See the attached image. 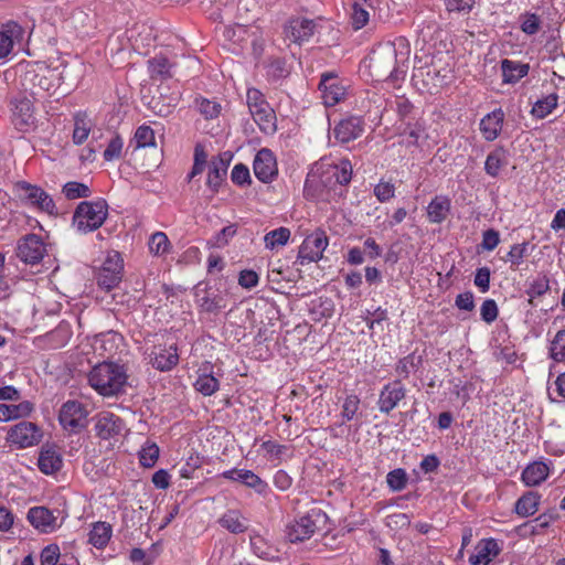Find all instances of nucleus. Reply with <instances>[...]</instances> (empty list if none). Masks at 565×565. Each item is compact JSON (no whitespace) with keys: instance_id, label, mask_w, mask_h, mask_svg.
<instances>
[{"instance_id":"nucleus-1","label":"nucleus","mask_w":565,"mask_h":565,"mask_svg":"<svg viewBox=\"0 0 565 565\" xmlns=\"http://www.w3.org/2000/svg\"><path fill=\"white\" fill-rule=\"evenodd\" d=\"M411 44L405 36L380 43L369 55V68L376 81L404 78L408 68Z\"/></svg>"},{"instance_id":"nucleus-2","label":"nucleus","mask_w":565,"mask_h":565,"mask_svg":"<svg viewBox=\"0 0 565 565\" xmlns=\"http://www.w3.org/2000/svg\"><path fill=\"white\" fill-rule=\"evenodd\" d=\"M127 380L124 365L113 362L98 363L88 373L89 385L103 396H115L122 393Z\"/></svg>"},{"instance_id":"nucleus-3","label":"nucleus","mask_w":565,"mask_h":565,"mask_svg":"<svg viewBox=\"0 0 565 565\" xmlns=\"http://www.w3.org/2000/svg\"><path fill=\"white\" fill-rule=\"evenodd\" d=\"M21 89L35 100L54 96L60 87V76L44 66L30 65L20 76Z\"/></svg>"},{"instance_id":"nucleus-4","label":"nucleus","mask_w":565,"mask_h":565,"mask_svg":"<svg viewBox=\"0 0 565 565\" xmlns=\"http://www.w3.org/2000/svg\"><path fill=\"white\" fill-rule=\"evenodd\" d=\"M108 214V205L104 200L81 202L73 215V226L81 233L99 228Z\"/></svg>"},{"instance_id":"nucleus-5","label":"nucleus","mask_w":565,"mask_h":565,"mask_svg":"<svg viewBox=\"0 0 565 565\" xmlns=\"http://www.w3.org/2000/svg\"><path fill=\"white\" fill-rule=\"evenodd\" d=\"M246 100L259 129L265 134H274L276 131L275 111L265 100L262 92L256 88H249L246 94Z\"/></svg>"},{"instance_id":"nucleus-6","label":"nucleus","mask_w":565,"mask_h":565,"mask_svg":"<svg viewBox=\"0 0 565 565\" xmlns=\"http://www.w3.org/2000/svg\"><path fill=\"white\" fill-rule=\"evenodd\" d=\"M326 521L327 515L321 510L312 509L287 527V537L291 543L308 540L323 527Z\"/></svg>"},{"instance_id":"nucleus-7","label":"nucleus","mask_w":565,"mask_h":565,"mask_svg":"<svg viewBox=\"0 0 565 565\" xmlns=\"http://www.w3.org/2000/svg\"><path fill=\"white\" fill-rule=\"evenodd\" d=\"M122 269L124 262L120 254L108 253L97 277L98 285L106 290L115 288L121 281Z\"/></svg>"},{"instance_id":"nucleus-8","label":"nucleus","mask_w":565,"mask_h":565,"mask_svg":"<svg viewBox=\"0 0 565 565\" xmlns=\"http://www.w3.org/2000/svg\"><path fill=\"white\" fill-rule=\"evenodd\" d=\"M88 412L78 401L65 402L58 413L60 424L64 429L77 431L86 427Z\"/></svg>"},{"instance_id":"nucleus-9","label":"nucleus","mask_w":565,"mask_h":565,"mask_svg":"<svg viewBox=\"0 0 565 565\" xmlns=\"http://www.w3.org/2000/svg\"><path fill=\"white\" fill-rule=\"evenodd\" d=\"M328 246V236L324 231L316 230L308 235L299 247L298 260L300 265L318 262L322 258Z\"/></svg>"},{"instance_id":"nucleus-10","label":"nucleus","mask_w":565,"mask_h":565,"mask_svg":"<svg viewBox=\"0 0 565 565\" xmlns=\"http://www.w3.org/2000/svg\"><path fill=\"white\" fill-rule=\"evenodd\" d=\"M15 191L19 198L29 204L49 214L55 213V204L52 198L40 186L23 181L15 184Z\"/></svg>"},{"instance_id":"nucleus-11","label":"nucleus","mask_w":565,"mask_h":565,"mask_svg":"<svg viewBox=\"0 0 565 565\" xmlns=\"http://www.w3.org/2000/svg\"><path fill=\"white\" fill-rule=\"evenodd\" d=\"M42 438V433L38 425L31 422H20L10 428L7 440L23 449L38 445Z\"/></svg>"},{"instance_id":"nucleus-12","label":"nucleus","mask_w":565,"mask_h":565,"mask_svg":"<svg viewBox=\"0 0 565 565\" xmlns=\"http://www.w3.org/2000/svg\"><path fill=\"white\" fill-rule=\"evenodd\" d=\"M46 253L45 244L40 236L29 234L18 242L17 256L25 264H39Z\"/></svg>"},{"instance_id":"nucleus-13","label":"nucleus","mask_w":565,"mask_h":565,"mask_svg":"<svg viewBox=\"0 0 565 565\" xmlns=\"http://www.w3.org/2000/svg\"><path fill=\"white\" fill-rule=\"evenodd\" d=\"M319 88L322 93L323 103L327 106H334L340 103L347 93V85L344 81L333 72L323 73L319 83Z\"/></svg>"},{"instance_id":"nucleus-14","label":"nucleus","mask_w":565,"mask_h":565,"mask_svg":"<svg viewBox=\"0 0 565 565\" xmlns=\"http://www.w3.org/2000/svg\"><path fill=\"white\" fill-rule=\"evenodd\" d=\"M406 396V388L399 380H395L383 386L377 399L381 413L390 414Z\"/></svg>"},{"instance_id":"nucleus-15","label":"nucleus","mask_w":565,"mask_h":565,"mask_svg":"<svg viewBox=\"0 0 565 565\" xmlns=\"http://www.w3.org/2000/svg\"><path fill=\"white\" fill-rule=\"evenodd\" d=\"M253 168L256 178L264 183L273 181L278 172L276 158L267 148H263L256 153Z\"/></svg>"},{"instance_id":"nucleus-16","label":"nucleus","mask_w":565,"mask_h":565,"mask_svg":"<svg viewBox=\"0 0 565 565\" xmlns=\"http://www.w3.org/2000/svg\"><path fill=\"white\" fill-rule=\"evenodd\" d=\"M150 363L159 371H170L179 362L177 347L170 345H154L149 353Z\"/></svg>"},{"instance_id":"nucleus-17","label":"nucleus","mask_w":565,"mask_h":565,"mask_svg":"<svg viewBox=\"0 0 565 565\" xmlns=\"http://www.w3.org/2000/svg\"><path fill=\"white\" fill-rule=\"evenodd\" d=\"M29 522L42 533H52L61 526L57 516L45 507H34L28 512Z\"/></svg>"},{"instance_id":"nucleus-18","label":"nucleus","mask_w":565,"mask_h":565,"mask_svg":"<svg viewBox=\"0 0 565 565\" xmlns=\"http://www.w3.org/2000/svg\"><path fill=\"white\" fill-rule=\"evenodd\" d=\"M316 23L305 18L291 19L285 28L286 38L295 43L301 44L308 41L315 33Z\"/></svg>"},{"instance_id":"nucleus-19","label":"nucleus","mask_w":565,"mask_h":565,"mask_svg":"<svg viewBox=\"0 0 565 565\" xmlns=\"http://www.w3.org/2000/svg\"><path fill=\"white\" fill-rule=\"evenodd\" d=\"M122 429V420L113 413L103 412L96 418L95 430L97 436L103 439L115 437L121 434Z\"/></svg>"},{"instance_id":"nucleus-20","label":"nucleus","mask_w":565,"mask_h":565,"mask_svg":"<svg viewBox=\"0 0 565 565\" xmlns=\"http://www.w3.org/2000/svg\"><path fill=\"white\" fill-rule=\"evenodd\" d=\"M363 124L361 117H349L341 120L333 129L335 139L341 143H347L359 138L363 132Z\"/></svg>"},{"instance_id":"nucleus-21","label":"nucleus","mask_w":565,"mask_h":565,"mask_svg":"<svg viewBox=\"0 0 565 565\" xmlns=\"http://www.w3.org/2000/svg\"><path fill=\"white\" fill-rule=\"evenodd\" d=\"M501 548L494 539H483L476 545V553L469 557L471 565H489Z\"/></svg>"},{"instance_id":"nucleus-22","label":"nucleus","mask_w":565,"mask_h":565,"mask_svg":"<svg viewBox=\"0 0 565 565\" xmlns=\"http://www.w3.org/2000/svg\"><path fill=\"white\" fill-rule=\"evenodd\" d=\"M24 30L17 22H8L0 31V58L8 56L15 42L23 39Z\"/></svg>"},{"instance_id":"nucleus-23","label":"nucleus","mask_w":565,"mask_h":565,"mask_svg":"<svg viewBox=\"0 0 565 565\" xmlns=\"http://www.w3.org/2000/svg\"><path fill=\"white\" fill-rule=\"evenodd\" d=\"M196 301L204 312H218L226 307V294L218 290L196 289Z\"/></svg>"},{"instance_id":"nucleus-24","label":"nucleus","mask_w":565,"mask_h":565,"mask_svg":"<svg viewBox=\"0 0 565 565\" xmlns=\"http://www.w3.org/2000/svg\"><path fill=\"white\" fill-rule=\"evenodd\" d=\"M63 459L55 446L44 445L41 448L38 466L45 475H52L62 468Z\"/></svg>"},{"instance_id":"nucleus-25","label":"nucleus","mask_w":565,"mask_h":565,"mask_svg":"<svg viewBox=\"0 0 565 565\" xmlns=\"http://www.w3.org/2000/svg\"><path fill=\"white\" fill-rule=\"evenodd\" d=\"M352 178V166L350 161L343 160L340 164L328 166L323 171V178L321 182L327 185V181L334 179L335 183L345 185L351 181Z\"/></svg>"},{"instance_id":"nucleus-26","label":"nucleus","mask_w":565,"mask_h":565,"mask_svg":"<svg viewBox=\"0 0 565 565\" xmlns=\"http://www.w3.org/2000/svg\"><path fill=\"white\" fill-rule=\"evenodd\" d=\"M503 119L504 113L500 108L482 118L480 129L487 140L492 141L499 136V132L502 129Z\"/></svg>"},{"instance_id":"nucleus-27","label":"nucleus","mask_w":565,"mask_h":565,"mask_svg":"<svg viewBox=\"0 0 565 565\" xmlns=\"http://www.w3.org/2000/svg\"><path fill=\"white\" fill-rule=\"evenodd\" d=\"M548 476V467L544 462L535 461L529 465L522 472V481L527 487L542 483Z\"/></svg>"},{"instance_id":"nucleus-28","label":"nucleus","mask_w":565,"mask_h":565,"mask_svg":"<svg viewBox=\"0 0 565 565\" xmlns=\"http://www.w3.org/2000/svg\"><path fill=\"white\" fill-rule=\"evenodd\" d=\"M33 411V404L29 401L17 405L0 404V422H9L29 416Z\"/></svg>"},{"instance_id":"nucleus-29","label":"nucleus","mask_w":565,"mask_h":565,"mask_svg":"<svg viewBox=\"0 0 565 565\" xmlns=\"http://www.w3.org/2000/svg\"><path fill=\"white\" fill-rule=\"evenodd\" d=\"M450 211V200L446 196H436L427 206V215L431 223H441Z\"/></svg>"},{"instance_id":"nucleus-30","label":"nucleus","mask_w":565,"mask_h":565,"mask_svg":"<svg viewBox=\"0 0 565 565\" xmlns=\"http://www.w3.org/2000/svg\"><path fill=\"white\" fill-rule=\"evenodd\" d=\"M540 495L536 492L529 491L515 502V512L522 518L533 515L539 510Z\"/></svg>"},{"instance_id":"nucleus-31","label":"nucleus","mask_w":565,"mask_h":565,"mask_svg":"<svg viewBox=\"0 0 565 565\" xmlns=\"http://www.w3.org/2000/svg\"><path fill=\"white\" fill-rule=\"evenodd\" d=\"M111 526L106 522H96L88 534V542L96 548H103L111 537Z\"/></svg>"},{"instance_id":"nucleus-32","label":"nucleus","mask_w":565,"mask_h":565,"mask_svg":"<svg viewBox=\"0 0 565 565\" xmlns=\"http://www.w3.org/2000/svg\"><path fill=\"white\" fill-rule=\"evenodd\" d=\"M13 104V116L17 125L26 126L33 119V106L28 97L17 98Z\"/></svg>"},{"instance_id":"nucleus-33","label":"nucleus","mask_w":565,"mask_h":565,"mask_svg":"<svg viewBox=\"0 0 565 565\" xmlns=\"http://www.w3.org/2000/svg\"><path fill=\"white\" fill-rule=\"evenodd\" d=\"M502 76L505 83H514L529 73V65L503 60L501 63Z\"/></svg>"},{"instance_id":"nucleus-34","label":"nucleus","mask_w":565,"mask_h":565,"mask_svg":"<svg viewBox=\"0 0 565 565\" xmlns=\"http://www.w3.org/2000/svg\"><path fill=\"white\" fill-rule=\"evenodd\" d=\"M220 523L223 527L235 534L243 533L247 530L246 520L236 510L227 511L220 519Z\"/></svg>"},{"instance_id":"nucleus-35","label":"nucleus","mask_w":565,"mask_h":565,"mask_svg":"<svg viewBox=\"0 0 565 565\" xmlns=\"http://www.w3.org/2000/svg\"><path fill=\"white\" fill-rule=\"evenodd\" d=\"M250 546L254 553L266 561L278 559V552L267 543V541L258 534L250 536Z\"/></svg>"},{"instance_id":"nucleus-36","label":"nucleus","mask_w":565,"mask_h":565,"mask_svg":"<svg viewBox=\"0 0 565 565\" xmlns=\"http://www.w3.org/2000/svg\"><path fill=\"white\" fill-rule=\"evenodd\" d=\"M74 121L73 141L76 145H82L88 138L92 121L85 114H77Z\"/></svg>"},{"instance_id":"nucleus-37","label":"nucleus","mask_w":565,"mask_h":565,"mask_svg":"<svg viewBox=\"0 0 565 565\" xmlns=\"http://www.w3.org/2000/svg\"><path fill=\"white\" fill-rule=\"evenodd\" d=\"M558 96L556 94H550L546 97L539 99L533 108V116L543 119L550 115L557 106Z\"/></svg>"},{"instance_id":"nucleus-38","label":"nucleus","mask_w":565,"mask_h":565,"mask_svg":"<svg viewBox=\"0 0 565 565\" xmlns=\"http://www.w3.org/2000/svg\"><path fill=\"white\" fill-rule=\"evenodd\" d=\"M290 237V230L287 227H279L274 231L268 232L265 237V246L268 249H275L278 246H284L287 244Z\"/></svg>"},{"instance_id":"nucleus-39","label":"nucleus","mask_w":565,"mask_h":565,"mask_svg":"<svg viewBox=\"0 0 565 565\" xmlns=\"http://www.w3.org/2000/svg\"><path fill=\"white\" fill-rule=\"evenodd\" d=\"M239 482L245 484L248 488L254 489L257 493H265L267 489V483L262 480L257 475H255L252 470L241 469Z\"/></svg>"},{"instance_id":"nucleus-40","label":"nucleus","mask_w":565,"mask_h":565,"mask_svg":"<svg viewBox=\"0 0 565 565\" xmlns=\"http://www.w3.org/2000/svg\"><path fill=\"white\" fill-rule=\"evenodd\" d=\"M171 63L166 56L159 55L149 61V70L152 77H171Z\"/></svg>"},{"instance_id":"nucleus-41","label":"nucleus","mask_w":565,"mask_h":565,"mask_svg":"<svg viewBox=\"0 0 565 565\" xmlns=\"http://www.w3.org/2000/svg\"><path fill=\"white\" fill-rule=\"evenodd\" d=\"M505 163V156L502 149L490 152L487 157L484 169L491 177H497L501 167Z\"/></svg>"},{"instance_id":"nucleus-42","label":"nucleus","mask_w":565,"mask_h":565,"mask_svg":"<svg viewBox=\"0 0 565 565\" xmlns=\"http://www.w3.org/2000/svg\"><path fill=\"white\" fill-rule=\"evenodd\" d=\"M63 194L68 200L82 199L90 196V189L81 182H67L62 190Z\"/></svg>"},{"instance_id":"nucleus-43","label":"nucleus","mask_w":565,"mask_h":565,"mask_svg":"<svg viewBox=\"0 0 565 565\" xmlns=\"http://www.w3.org/2000/svg\"><path fill=\"white\" fill-rule=\"evenodd\" d=\"M194 386L204 396H210L218 390V381L212 374H201Z\"/></svg>"},{"instance_id":"nucleus-44","label":"nucleus","mask_w":565,"mask_h":565,"mask_svg":"<svg viewBox=\"0 0 565 565\" xmlns=\"http://www.w3.org/2000/svg\"><path fill=\"white\" fill-rule=\"evenodd\" d=\"M369 11L366 10L365 0L363 2H354L352 4V25L355 30L363 28L369 22Z\"/></svg>"},{"instance_id":"nucleus-45","label":"nucleus","mask_w":565,"mask_h":565,"mask_svg":"<svg viewBox=\"0 0 565 565\" xmlns=\"http://www.w3.org/2000/svg\"><path fill=\"white\" fill-rule=\"evenodd\" d=\"M551 358L557 362L565 361V329L559 330L551 343Z\"/></svg>"},{"instance_id":"nucleus-46","label":"nucleus","mask_w":565,"mask_h":565,"mask_svg":"<svg viewBox=\"0 0 565 565\" xmlns=\"http://www.w3.org/2000/svg\"><path fill=\"white\" fill-rule=\"evenodd\" d=\"M169 245L168 236L162 232L152 234L149 241V249L154 255L164 254L168 250Z\"/></svg>"},{"instance_id":"nucleus-47","label":"nucleus","mask_w":565,"mask_h":565,"mask_svg":"<svg viewBox=\"0 0 565 565\" xmlns=\"http://www.w3.org/2000/svg\"><path fill=\"white\" fill-rule=\"evenodd\" d=\"M60 557L61 551L58 545L50 544L40 554V565H58Z\"/></svg>"},{"instance_id":"nucleus-48","label":"nucleus","mask_w":565,"mask_h":565,"mask_svg":"<svg viewBox=\"0 0 565 565\" xmlns=\"http://www.w3.org/2000/svg\"><path fill=\"white\" fill-rule=\"evenodd\" d=\"M159 457V447L156 444L146 445L139 454L140 463L143 467H152Z\"/></svg>"},{"instance_id":"nucleus-49","label":"nucleus","mask_w":565,"mask_h":565,"mask_svg":"<svg viewBox=\"0 0 565 565\" xmlns=\"http://www.w3.org/2000/svg\"><path fill=\"white\" fill-rule=\"evenodd\" d=\"M360 407V398L356 395H349L345 397L342 405L341 416L343 422H349L354 418Z\"/></svg>"},{"instance_id":"nucleus-50","label":"nucleus","mask_w":565,"mask_h":565,"mask_svg":"<svg viewBox=\"0 0 565 565\" xmlns=\"http://www.w3.org/2000/svg\"><path fill=\"white\" fill-rule=\"evenodd\" d=\"M154 132L149 126H140L135 134L137 148H145L154 145Z\"/></svg>"},{"instance_id":"nucleus-51","label":"nucleus","mask_w":565,"mask_h":565,"mask_svg":"<svg viewBox=\"0 0 565 565\" xmlns=\"http://www.w3.org/2000/svg\"><path fill=\"white\" fill-rule=\"evenodd\" d=\"M386 481L394 491H401L406 487L407 477L403 469H395L387 473Z\"/></svg>"},{"instance_id":"nucleus-52","label":"nucleus","mask_w":565,"mask_h":565,"mask_svg":"<svg viewBox=\"0 0 565 565\" xmlns=\"http://www.w3.org/2000/svg\"><path fill=\"white\" fill-rule=\"evenodd\" d=\"M550 290V280L546 276H541L534 279L531 284L526 294L531 298L541 297Z\"/></svg>"},{"instance_id":"nucleus-53","label":"nucleus","mask_w":565,"mask_h":565,"mask_svg":"<svg viewBox=\"0 0 565 565\" xmlns=\"http://www.w3.org/2000/svg\"><path fill=\"white\" fill-rule=\"evenodd\" d=\"M527 249L529 243L515 244L511 247L505 260L510 262L512 266L518 267L527 255Z\"/></svg>"},{"instance_id":"nucleus-54","label":"nucleus","mask_w":565,"mask_h":565,"mask_svg":"<svg viewBox=\"0 0 565 565\" xmlns=\"http://www.w3.org/2000/svg\"><path fill=\"white\" fill-rule=\"evenodd\" d=\"M225 175H226V172H222V170L218 169L217 166H213L212 163H210L209 175H207V180H206L207 186L213 192H217L218 188L221 186L222 182L224 181Z\"/></svg>"},{"instance_id":"nucleus-55","label":"nucleus","mask_w":565,"mask_h":565,"mask_svg":"<svg viewBox=\"0 0 565 565\" xmlns=\"http://www.w3.org/2000/svg\"><path fill=\"white\" fill-rule=\"evenodd\" d=\"M122 146V139L119 136H114L104 151L105 160L111 161L114 159H118L121 154Z\"/></svg>"},{"instance_id":"nucleus-56","label":"nucleus","mask_w":565,"mask_h":565,"mask_svg":"<svg viewBox=\"0 0 565 565\" xmlns=\"http://www.w3.org/2000/svg\"><path fill=\"white\" fill-rule=\"evenodd\" d=\"M374 195L380 202H387L395 195V186L391 182L381 181L374 188Z\"/></svg>"},{"instance_id":"nucleus-57","label":"nucleus","mask_w":565,"mask_h":565,"mask_svg":"<svg viewBox=\"0 0 565 565\" xmlns=\"http://www.w3.org/2000/svg\"><path fill=\"white\" fill-rule=\"evenodd\" d=\"M199 110L206 119H213L221 113V105L214 100L202 99L199 103Z\"/></svg>"},{"instance_id":"nucleus-58","label":"nucleus","mask_w":565,"mask_h":565,"mask_svg":"<svg viewBox=\"0 0 565 565\" xmlns=\"http://www.w3.org/2000/svg\"><path fill=\"white\" fill-rule=\"evenodd\" d=\"M386 525L392 530H401L411 525V518L406 513H393L386 518Z\"/></svg>"},{"instance_id":"nucleus-59","label":"nucleus","mask_w":565,"mask_h":565,"mask_svg":"<svg viewBox=\"0 0 565 565\" xmlns=\"http://www.w3.org/2000/svg\"><path fill=\"white\" fill-rule=\"evenodd\" d=\"M481 318L487 323L493 322L498 317V306L494 300L487 299L480 309Z\"/></svg>"},{"instance_id":"nucleus-60","label":"nucleus","mask_w":565,"mask_h":565,"mask_svg":"<svg viewBox=\"0 0 565 565\" xmlns=\"http://www.w3.org/2000/svg\"><path fill=\"white\" fill-rule=\"evenodd\" d=\"M446 9L450 12H469L475 0H444Z\"/></svg>"},{"instance_id":"nucleus-61","label":"nucleus","mask_w":565,"mask_h":565,"mask_svg":"<svg viewBox=\"0 0 565 565\" xmlns=\"http://www.w3.org/2000/svg\"><path fill=\"white\" fill-rule=\"evenodd\" d=\"M232 181L238 185L250 182L249 170L246 166L239 163L232 170Z\"/></svg>"},{"instance_id":"nucleus-62","label":"nucleus","mask_w":565,"mask_h":565,"mask_svg":"<svg viewBox=\"0 0 565 565\" xmlns=\"http://www.w3.org/2000/svg\"><path fill=\"white\" fill-rule=\"evenodd\" d=\"M500 243L499 232L495 230H487L482 235L481 246L486 250H493Z\"/></svg>"},{"instance_id":"nucleus-63","label":"nucleus","mask_w":565,"mask_h":565,"mask_svg":"<svg viewBox=\"0 0 565 565\" xmlns=\"http://www.w3.org/2000/svg\"><path fill=\"white\" fill-rule=\"evenodd\" d=\"M258 280H259V277H258L257 273L254 270L245 269L239 273L238 284L243 288L250 289V288L257 286Z\"/></svg>"},{"instance_id":"nucleus-64","label":"nucleus","mask_w":565,"mask_h":565,"mask_svg":"<svg viewBox=\"0 0 565 565\" xmlns=\"http://www.w3.org/2000/svg\"><path fill=\"white\" fill-rule=\"evenodd\" d=\"M522 31L529 35L535 34L540 29V19L536 14H529L522 22Z\"/></svg>"}]
</instances>
